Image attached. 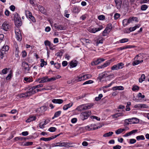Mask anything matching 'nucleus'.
Here are the masks:
<instances>
[{
    "label": "nucleus",
    "instance_id": "nucleus-1",
    "mask_svg": "<svg viewBox=\"0 0 149 149\" xmlns=\"http://www.w3.org/2000/svg\"><path fill=\"white\" fill-rule=\"evenodd\" d=\"M22 67L24 70L25 73H29V71L30 70V67H29V65L26 62L24 61L22 62Z\"/></svg>",
    "mask_w": 149,
    "mask_h": 149
},
{
    "label": "nucleus",
    "instance_id": "nucleus-2",
    "mask_svg": "<svg viewBox=\"0 0 149 149\" xmlns=\"http://www.w3.org/2000/svg\"><path fill=\"white\" fill-rule=\"evenodd\" d=\"M86 80L84 75H81L80 76L75 77L71 80V83H76L78 82L81 81Z\"/></svg>",
    "mask_w": 149,
    "mask_h": 149
},
{
    "label": "nucleus",
    "instance_id": "nucleus-3",
    "mask_svg": "<svg viewBox=\"0 0 149 149\" xmlns=\"http://www.w3.org/2000/svg\"><path fill=\"white\" fill-rule=\"evenodd\" d=\"M91 114V111H90L82 112L80 114L81 118L82 120H84L87 119Z\"/></svg>",
    "mask_w": 149,
    "mask_h": 149
},
{
    "label": "nucleus",
    "instance_id": "nucleus-4",
    "mask_svg": "<svg viewBox=\"0 0 149 149\" xmlns=\"http://www.w3.org/2000/svg\"><path fill=\"white\" fill-rule=\"evenodd\" d=\"M103 28V27L102 25H100L98 28H89L88 29V30L90 33H95L102 30Z\"/></svg>",
    "mask_w": 149,
    "mask_h": 149
},
{
    "label": "nucleus",
    "instance_id": "nucleus-5",
    "mask_svg": "<svg viewBox=\"0 0 149 149\" xmlns=\"http://www.w3.org/2000/svg\"><path fill=\"white\" fill-rule=\"evenodd\" d=\"M15 32L16 35V38L17 40L19 41H20L22 40V36L21 31L18 29L15 30Z\"/></svg>",
    "mask_w": 149,
    "mask_h": 149
},
{
    "label": "nucleus",
    "instance_id": "nucleus-6",
    "mask_svg": "<svg viewBox=\"0 0 149 149\" xmlns=\"http://www.w3.org/2000/svg\"><path fill=\"white\" fill-rule=\"evenodd\" d=\"M124 64L122 63H120L117 65H115L111 68L112 70H118L122 69L123 67Z\"/></svg>",
    "mask_w": 149,
    "mask_h": 149
},
{
    "label": "nucleus",
    "instance_id": "nucleus-7",
    "mask_svg": "<svg viewBox=\"0 0 149 149\" xmlns=\"http://www.w3.org/2000/svg\"><path fill=\"white\" fill-rule=\"evenodd\" d=\"M33 88V87L29 89L27 92L25 93L26 97L30 96L36 93V91Z\"/></svg>",
    "mask_w": 149,
    "mask_h": 149
},
{
    "label": "nucleus",
    "instance_id": "nucleus-8",
    "mask_svg": "<svg viewBox=\"0 0 149 149\" xmlns=\"http://www.w3.org/2000/svg\"><path fill=\"white\" fill-rule=\"evenodd\" d=\"M53 26L56 29L60 30H65L66 29V27L61 25L55 23L54 24Z\"/></svg>",
    "mask_w": 149,
    "mask_h": 149
},
{
    "label": "nucleus",
    "instance_id": "nucleus-9",
    "mask_svg": "<svg viewBox=\"0 0 149 149\" xmlns=\"http://www.w3.org/2000/svg\"><path fill=\"white\" fill-rule=\"evenodd\" d=\"M124 115V114L123 113H116L111 115L112 119L115 120L118 119V118L120 116H122Z\"/></svg>",
    "mask_w": 149,
    "mask_h": 149
},
{
    "label": "nucleus",
    "instance_id": "nucleus-10",
    "mask_svg": "<svg viewBox=\"0 0 149 149\" xmlns=\"http://www.w3.org/2000/svg\"><path fill=\"white\" fill-rule=\"evenodd\" d=\"M86 128L87 129H88L89 130H91L97 129L98 127L95 124H92L86 126Z\"/></svg>",
    "mask_w": 149,
    "mask_h": 149
},
{
    "label": "nucleus",
    "instance_id": "nucleus-11",
    "mask_svg": "<svg viewBox=\"0 0 149 149\" xmlns=\"http://www.w3.org/2000/svg\"><path fill=\"white\" fill-rule=\"evenodd\" d=\"M3 29L5 31H7L10 28V26L9 22L7 21L5 22L2 25Z\"/></svg>",
    "mask_w": 149,
    "mask_h": 149
},
{
    "label": "nucleus",
    "instance_id": "nucleus-12",
    "mask_svg": "<svg viewBox=\"0 0 149 149\" xmlns=\"http://www.w3.org/2000/svg\"><path fill=\"white\" fill-rule=\"evenodd\" d=\"M139 56V55H137L134 58V60H136L134 61L132 63V65H133L134 66L136 65H138L140 63H141L143 62V60H141V61L137 60L138 59V57Z\"/></svg>",
    "mask_w": 149,
    "mask_h": 149
},
{
    "label": "nucleus",
    "instance_id": "nucleus-13",
    "mask_svg": "<svg viewBox=\"0 0 149 149\" xmlns=\"http://www.w3.org/2000/svg\"><path fill=\"white\" fill-rule=\"evenodd\" d=\"M36 119V116L31 115L29 116V118L26 120L27 123H29L31 121H35Z\"/></svg>",
    "mask_w": 149,
    "mask_h": 149
},
{
    "label": "nucleus",
    "instance_id": "nucleus-14",
    "mask_svg": "<svg viewBox=\"0 0 149 149\" xmlns=\"http://www.w3.org/2000/svg\"><path fill=\"white\" fill-rule=\"evenodd\" d=\"M114 1L117 8L118 9L120 8L121 6L122 0H115Z\"/></svg>",
    "mask_w": 149,
    "mask_h": 149
},
{
    "label": "nucleus",
    "instance_id": "nucleus-15",
    "mask_svg": "<svg viewBox=\"0 0 149 149\" xmlns=\"http://www.w3.org/2000/svg\"><path fill=\"white\" fill-rule=\"evenodd\" d=\"M110 61H106L104 63L103 65L100 66H98V68H102L106 67L109 65L110 64Z\"/></svg>",
    "mask_w": 149,
    "mask_h": 149
},
{
    "label": "nucleus",
    "instance_id": "nucleus-16",
    "mask_svg": "<svg viewBox=\"0 0 149 149\" xmlns=\"http://www.w3.org/2000/svg\"><path fill=\"white\" fill-rule=\"evenodd\" d=\"M52 102L55 104H61L63 102V100L62 99H53L52 100Z\"/></svg>",
    "mask_w": 149,
    "mask_h": 149
},
{
    "label": "nucleus",
    "instance_id": "nucleus-17",
    "mask_svg": "<svg viewBox=\"0 0 149 149\" xmlns=\"http://www.w3.org/2000/svg\"><path fill=\"white\" fill-rule=\"evenodd\" d=\"M21 21V18H19L18 19L15 20V24L17 26H21L22 24Z\"/></svg>",
    "mask_w": 149,
    "mask_h": 149
},
{
    "label": "nucleus",
    "instance_id": "nucleus-18",
    "mask_svg": "<svg viewBox=\"0 0 149 149\" xmlns=\"http://www.w3.org/2000/svg\"><path fill=\"white\" fill-rule=\"evenodd\" d=\"M9 49V47L8 45H4L2 47V49L0 50L3 52H4L6 54V52H7Z\"/></svg>",
    "mask_w": 149,
    "mask_h": 149
},
{
    "label": "nucleus",
    "instance_id": "nucleus-19",
    "mask_svg": "<svg viewBox=\"0 0 149 149\" xmlns=\"http://www.w3.org/2000/svg\"><path fill=\"white\" fill-rule=\"evenodd\" d=\"M80 10L78 7L74 6L73 8L72 11L74 13H78L80 12Z\"/></svg>",
    "mask_w": 149,
    "mask_h": 149
},
{
    "label": "nucleus",
    "instance_id": "nucleus-20",
    "mask_svg": "<svg viewBox=\"0 0 149 149\" xmlns=\"http://www.w3.org/2000/svg\"><path fill=\"white\" fill-rule=\"evenodd\" d=\"M71 143L68 142H61V147H72Z\"/></svg>",
    "mask_w": 149,
    "mask_h": 149
},
{
    "label": "nucleus",
    "instance_id": "nucleus-21",
    "mask_svg": "<svg viewBox=\"0 0 149 149\" xmlns=\"http://www.w3.org/2000/svg\"><path fill=\"white\" fill-rule=\"evenodd\" d=\"M84 110H86L91 109L93 106V104H84Z\"/></svg>",
    "mask_w": 149,
    "mask_h": 149
},
{
    "label": "nucleus",
    "instance_id": "nucleus-22",
    "mask_svg": "<svg viewBox=\"0 0 149 149\" xmlns=\"http://www.w3.org/2000/svg\"><path fill=\"white\" fill-rule=\"evenodd\" d=\"M70 64V66L72 68L75 67L77 65V61H72Z\"/></svg>",
    "mask_w": 149,
    "mask_h": 149
},
{
    "label": "nucleus",
    "instance_id": "nucleus-23",
    "mask_svg": "<svg viewBox=\"0 0 149 149\" xmlns=\"http://www.w3.org/2000/svg\"><path fill=\"white\" fill-rule=\"evenodd\" d=\"M48 77H45L40 79V81H39L40 83H43L48 82Z\"/></svg>",
    "mask_w": 149,
    "mask_h": 149
},
{
    "label": "nucleus",
    "instance_id": "nucleus-24",
    "mask_svg": "<svg viewBox=\"0 0 149 149\" xmlns=\"http://www.w3.org/2000/svg\"><path fill=\"white\" fill-rule=\"evenodd\" d=\"M72 104H70V103H69V104H66V105H65L63 107V109L64 110H67L68 108H70V107H71L72 106Z\"/></svg>",
    "mask_w": 149,
    "mask_h": 149
},
{
    "label": "nucleus",
    "instance_id": "nucleus-25",
    "mask_svg": "<svg viewBox=\"0 0 149 149\" xmlns=\"http://www.w3.org/2000/svg\"><path fill=\"white\" fill-rule=\"evenodd\" d=\"M146 77L144 74H143L141 75V77L139 78V81L140 83H142L144 81Z\"/></svg>",
    "mask_w": 149,
    "mask_h": 149
},
{
    "label": "nucleus",
    "instance_id": "nucleus-26",
    "mask_svg": "<svg viewBox=\"0 0 149 149\" xmlns=\"http://www.w3.org/2000/svg\"><path fill=\"white\" fill-rule=\"evenodd\" d=\"M61 112L60 111H58L56 112L55 113L54 117L52 118V119H54L55 118H56L59 116L60 115Z\"/></svg>",
    "mask_w": 149,
    "mask_h": 149
},
{
    "label": "nucleus",
    "instance_id": "nucleus-27",
    "mask_svg": "<svg viewBox=\"0 0 149 149\" xmlns=\"http://www.w3.org/2000/svg\"><path fill=\"white\" fill-rule=\"evenodd\" d=\"M84 108V105L83 104L77 107L76 109L79 111H81L83 110H85Z\"/></svg>",
    "mask_w": 149,
    "mask_h": 149
},
{
    "label": "nucleus",
    "instance_id": "nucleus-28",
    "mask_svg": "<svg viewBox=\"0 0 149 149\" xmlns=\"http://www.w3.org/2000/svg\"><path fill=\"white\" fill-rule=\"evenodd\" d=\"M113 134L112 132H109L108 133H107L104 134L103 135V136L105 137H109L111 136Z\"/></svg>",
    "mask_w": 149,
    "mask_h": 149
},
{
    "label": "nucleus",
    "instance_id": "nucleus-29",
    "mask_svg": "<svg viewBox=\"0 0 149 149\" xmlns=\"http://www.w3.org/2000/svg\"><path fill=\"white\" fill-rule=\"evenodd\" d=\"M24 80L26 81L27 83H30L33 81L32 79L30 77H25L24 78Z\"/></svg>",
    "mask_w": 149,
    "mask_h": 149
},
{
    "label": "nucleus",
    "instance_id": "nucleus-30",
    "mask_svg": "<svg viewBox=\"0 0 149 149\" xmlns=\"http://www.w3.org/2000/svg\"><path fill=\"white\" fill-rule=\"evenodd\" d=\"M25 13L26 16L28 18H29L30 17L33 16L31 13L28 10L26 11Z\"/></svg>",
    "mask_w": 149,
    "mask_h": 149
},
{
    "label": "nucleus",
    "instance_id": "nucleus-31",
    "mask_svg": "<svg viewBox=\"0 0 149 149\" xmlns=\"http://www.w3.org/2000/svg\"><path fill=\"white\" fill-rule=\"evenodd\" d=\"M135 27H130L129 29H127L128 31H126V33H129L130 32L136 30Z\"/></svg>",
    "mask_w": 149,
    "mask_h": 149
},
{
    "label": "nucleus",
    "instance_id": "nucleus-32",
    "mask_svg": "<svg viewBox=\"0 0 149 149\" xmlns=\"http://www.w3.org/2000/svg\"><path fill=\"white\" fill-rule=\"evenodd\" d=\"M136 139L139 141L140 140H143L145 139V138L143 135H141L137 136L136 137Z\"/></svg>",
    "mask_w": 149,
    "mask_h": 149
},
{
    "label": "nucleus",
    "instance_id": "nucleus-33",
    "mask_svg": "<svg viewBox=\"0 0 149 149\" xmlns=\"http://www.w3.org/2000/svg\"><path fill=\"white\" fill-rule=\"evenodd\" d=\"M103 38L102 37H100L98 39L97 42V44L99 43H103Z\"/></svg>",
    "mask_w": 149,
    "mask_h": 149
},
{
    "label": "nucleus",
    "instance_id": "nucleus-34",
    "mask_svg": "<svg viewBox=\"0 0 149 149\" xmlns=\"http://www.w3.org/2000/svg\"><path fill=\"white\" fill-rule=\"evenodd\" d=\"M38 8L39 10L42 13H45V10L44 8L41 6H39L38 7Z\"/></svg>",
    "mask_w": 149,
    "mask_h": 149
},
{
    "label": "nucleus",
    "instance_id": "nucleus-35",
    "mask_svg": "<svg viewBox=\"0 0 149 149\" xmlns=\"http://www.w3.org/2000/svg\"><path fill=\"white\" fill-rule=\"evenodd\" d=\"M132 123L135 124L139 122V120L135 118H132Z\"/></svg>",
    "mask_w": 149,
    "mask_h": 149
},
{
    "label": "nucleus",
    "instance_id": "nucleus-36",
    "mask_svg": "<svg viewBox=\"0 0 149 149\" xmlns=\"http://www.w3.org/2000/svg\"><path fill=\"white\" fill-rule=\"evenodd\" d=\"M40 61L41 62L40 63V66L42 67H43L44 65H46L47 64V63L45 62L43 59H41Z\"/></svg>",
    "mask_w": 149,
    "mask_h": 149
},
{
    "label": "nucleus",
    "instance_id": "nucleus-37",
    "mask_svg": "<svg viewBox=\"0 0 149 149\" xmlns=\"http://www.w3.org/2000/svg\"><path fill=\"white\" fill-rule=\"evenodd\" d=\"M148 8V6L144 4L141 6V10H146Z\"/></svg>",
    "mask_w": 149,
    "mask_h": 149
},
{
    "label": "nucleus",
    "instance_id": "nucleus-38",
    "mask_svg": "<svg viewBox=\"0 0 149 149\" xmlns=\"http://www.w3.org/2000/svg\"><path fill=\"white\" fill-rule=\"evenodd\" d=\"M128 24L127 19H125L123 21V24L124 26H126Z\"/></svg>",
    "mask_w": 149,
    "mask_h": 149
},
{
    "label": "nucleus",
    "instance_id": "nucleus-39",
    "mask_svg": "<svg viewBox=\"0 0 149 149\" xmlns=\"http://www.w3.org/2000/svg\"><path fill=\"white\" fill-rule=\"evenodd\" d=\"M6 54L0 50V59H2L5 56Z\"/></svg>",
    "mask_w": 149,
    "mask_h": 149
},
{
    "label": "nucleus",
    "instance_id": "nucleus-40",
    "mask_svg": "<svg viewBox=\"0 0 149 149\" xmlns=\"http://www.w3.org/2000/svg\"><path fill=\"white\" fill-rule=\"evenodd\" d=\"M129 40L127 38H123L120 40V42L121 43H123L127 42Z\"/></svg>",
    "mask_w": 149,
    "mask_h": 149
},
{
    "label": "nucleus",
    "instance_id": "nucleus-41",
    "mask_svg": "<svg viewBox=\"0 0 149 149\" xmlns=\"http://www.w3.org/2000/svg\"><path fill=\"white\" fill-rule=\"evenodd\" d=\"M19 18H21V17L17 13H16L15 14L14 17V20H15L17 19H18Z\"/></svg>",
    "mask_w": 149,
    "mask_h": 149
},
{
    "label": "nucleus",
    "instance_id": "nucleus-42",
    "mask_svg": "<svg viewBox=\"0 0 149 149\" xmlns=\"http://www.w3.org/2000/svg\"><path fill=\"white\" fill-rule=\"evenodd\" d=\"M93 81L91 80H89L85 81L83 84V85H84L86 84H91L93 83Z\"/></svg>",
    "mask_w": 149,
    "mask_h": 149
},
{
    "label": "nucleus",
    "instance_id": "nucleus-43",
    "mask_svg": "<svg viewBox=\"0 0 149 149\" xmlns=\"http://www.w3.org/2000/svg\"><path fill=\"white\" fill-rule=\"evenodd\" d=\"M140 109L143 108H148V106L146 104H140Z\"/></svg>",
    "mask_w": 149,
    "mask_h": 149
},
{
    "label": "nucleus",
    "instance_id": "nucleus-44",
    "mask_svg": "<svg viewBox=\"0 0 149 149\" xmlns=\"http://www.w3.org/2000/svg\"><path fill=\"white\" fill-rule=\"evenodd\" d=\"M19 49L18 47H16V50L15 51V54L16 57H18L19 56Z\"/></svg>",
    "mask_w": 149,
    "mask_h": 149
},
{
    "label": "nucleus",
    "instance_id": "nucleus-45",
    "mask_svg": "<svg viewBox=\"0 0 149 149\" xmlns=\"http://www.w3.org/2000/svg\"><path fill=\"white\" fill-rule=\"evenodd\" d=\"M16 141L18 140L22 141L24 139V138L23 137H17L15 138Z\"/></svg>",
    "mask_w": 149,
    "mask_h": 149
},
{
    "label": "nucleus",
    "instance_id": "nucleus-46",
    "mask_svg": "<svg viewBox=\"0 0 149 149\" xmlns=\"http://www.w3.org/2000/svg\"><path fill=\"white\" fill-rule=\"evenodd\" d=\"M139 89V87L138 86H133V88H132V91H138Z\"/></svg>",
    "mask_w": 149,
    "mask_h": 149
},
{
    "label": "nucleus",
    "instance_id": "nucleus-47",
    "mask_svg": "<svg viewBox=\"0 0 149 149\" xmlns=\"http://www.w3.org/2000/svg\"><path fill=\"white\" fill-rule=\"evenodd\" d=\"M51 43V42L48 40H46L44 42V44L46 46H49Z\"/></svg>",
    "mask_w": 149,
    "mask_h": 149
},
{
    "label": "nucleus",
    "instance_id": "nucleus-48",
    "mask_svg": "<svg viewBox=\"0 0 149 149\" xmlns=\"http://www.w3.org/2000/svg\"><path fill=\"white\" fill-rule=\"evenodd\" d=\"M105 16L104 15H101L98 16V18L100 20H103L105 19Z\"/></svg>",
    "mask_w": 149,
    "mask_h": 149
},
{
    "label": "nucleus",
    "instance_id": "nucleus-49",
    "mask_svg": "<svg viewBox=\"0 0 149 149\" xmlns=\"http://www.w3.org/2000/svg\"><path fill=\"white\" fill-rule=\"evenodd\" d=\"M56 130V128L55 127H51L48 130L50 132H54Z\"/></svg>",
    "mask_w": 149,
    "mask_h": 149
},
{
    "label": "nucleus",
    "instance_id": "nucleus-50",
    "mask_svg": "<svg viewBox=\"0 0 149 149\" xmlns=\"http://www.w3.org/2000/svg\"><path fill=\"white\" fill-rule=\"evenodd\" d=\"M55 67L57 69H59L61 66V64L60 63H56L54 64Z\"/></svg>",
    "mask_w": 149,
    "mask_h": 149
},
{
    "label": "nucleus",
    "instance_id": "nucleus-51",
    "mask_svg": "<svg viewBox=\"0 0 149 149\" xmlns=\"http://www.w3.org/2000/svg\"><path fill=\"white\" fill-rule=\"evenodd\" d=\"M120 14L118 13H115L114 16V19H117L120 17Z\"/></svg>",
    "mask_w": 149,
    "mask_h": 149
},
{
    "label": "nucleus",
    "instance_id": "nucleus-52",
    "mask_svg": "<svg viewBox=\"0 0 149 149\" xmlns=\"http://www.w3.org/2000/svg\"><path fill=\"white\" fill-rule=\"evenodd\" d=\"M99 60L97 59V60L93 61L92 63V65H97L99 64Z\"/></svg>",
    "mask_w": 149,
    "mask_h": 149
},
{
    "label": "nucleus",
    "instance_id": "nucleus-53",
    "mask_svg": "<svg viewBox=\"0 0 149 149\" xmlns=\"http://www.w3.org/2000/svg\"><path fill=\"white\" fill-rule=\"evenodd\" d=\"M108 30V29H107V28H106L103 31L102 34L103 36H105L107 35Z\"/></svg>",
    "mask_w": 149,
    "mask_h": 149
},
{
    "label": "nucleus",
    "instance_id": "nucleus-54",
    "mask_svg": "<svg viewBox=\"0 0 149 149\" xmlns=\"http://www.w3.org/2000/svg\"><path fill=\"white\" fill-rule=\"evenodd\" d=\"M84 76L85 77V79H86V80L90 79L92 77L91 75L89 74L84 75Z\"/></svg>",
    "mask_w": 149,
    "mask_h": 149
},
{
    "label": "nucleus",
    "instance_id": "nucleus-55",
    "mask_svg": "<svg viewBox=\"0 0 149 149\" xmlns=\"http://www.w3.org/2000/svg\"><path fill=\"white\" fill-rule=\"evenodd\" d=\"M121 130V129L119 128L117 130H116L115 131V133L116 134H118L122 133V131Z\"/></svg>",
    "mask_w": 149,
    "mask_h": 149
},
{
    "label": "nucleus",
    "instance_id": "nucleus-56",
    "mask_svg": "<svg viewBox=\"0 0 149 149\" xmlns=\"http://www.w3.org/2000/svg\"><path fill=\"white\" fill-rule=\"evenodd\" d=\"M136 140L134 139H130V144H133L135 143Z\"/></svg>",
    "mask_w": 149,
    "mask_h": 149
},
{
    "label": "nucleus",
    "instance_id": "nucleus-57",
    "mask_svg": "<svg viewBox=\"0 0 149 149\" xmlns=\"http://www.w3.org/2000/svg\"><path fill=\"white\" fill-rule=\"evenodd\" d=\"M121 148V146L119 145H117L113 147V149H120Z\"/></svg>",
    "mask_w": 149,
    "mask_h": 149
},
{
    "label": "nucleus",
    "instance_id": "nucleus-58",
    "mask_svg": "<svg viewBox=\"0 0 149 149\" xmlns=\"http://www.w3.org/2000/svg\"><path fill=\"white\" fill-rule=\"evenodd\" d=\"M12 74L11 73L9 74L7 77L6 78V80H10L11 78Z\"/></svg>",
    "mask_w": 149,
    "mask_h": 149
},
{
    "label": "nucleus",
    "instance_id": "nucleus-59",
    "mask_svg": "<svg viewBox=\"0 0 149 149\" xmlns=\"http://www.w3.org/2000/svg\"><path fill=\"white\" fill-rule=\"evenodd\" d=\"M43 85L42 84H39L36 86H33V88L35 89L36 88H38L40 87H42Z\"/></svg>",
    "mask_w": 149,
    "mask_h": 149
},
{
    "label": "nucleus",
    "instance_id": "nucleus-60",
    "mask_svg": "<svg viewBox=\"0 0 149 149\" xmlns=\"http://www.w3.org/2000/svg\"><path fill=\"white\" fill-rule=\"evenodd\" d=\"M68 13V11L67 10H65V14L64 16L68 18H69L70 15V14H67Z\"/></svg>",
    "mask_w": 149,
    "mask_h": 149
},
{
    "label": "nucleus",
    "instance_id": "nucleus-61",
    "mask_svg": "<svg viewBox=\"0 0 149 149\" xmlns=\"http://www.w3.org/2000/svg\"><path fill=\"white\" fill-rule=\"evenodd\" d=\"M10 8L11 10L14 11L15 9V7L14 6L12 5L10 7Z\"/></svg>",
    "mask_w": 149,
    "mask_h": 149
},
{
    "label": "nucleus",
    "instance_id": "nucleus-62",
    "mask_svg": "<svg viewBox=\"0 0 149 149\" xmlns=\"http://www.w3.org/2000/svg\"><path fill=\"white\" fill-rule=\"evenodd\" d=\"M137 131V130H134L130 132L131 135L132 134H134L135 133H136Z\"/></svg>",
    "mask_w": 149,
    "mask_h": 149
},
{
    "label": "nucleus",
    "instance_id": "nucleus-63",
    "mask_svg": "<svg viewBox=\"0 0 149 149\" xmlns=\"http://www.w3.org/2000/svg\"><path fill=\"white\" fill-rule=\"evenodd\" d=\"M27 55V53L25 51H23L22 52V56L23 57H25Z\"/></svg>",
    "mask_w": 149,
    "mask_h": 149
},
{
    "label": "nucleus",
    "instance_id": "nucleus-64",
    "mask_svg": "<svg viewBox=\"0 0 149 149\" xmlns=\"http://www.w3.org/2000/svg\"><path fill=\"white\" fill-rule=\"evenodd\" d=\"M8 70V69L6 68L4 69H3L2 70V73L4 74H6L7 73V70Z\"/></svg>",
    "mask_w": 149,
    "mask_h": 149
}]
</instances>
